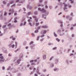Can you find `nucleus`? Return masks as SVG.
Instances as JSON below:
<instances>
[{
	"mask_svg": "<svg viewBox=\"0 0 76 76\" xmlns=\"http://www.w3.org/2000/svg\"><path fill=\"white\" fill-rule=\"evenodd\" d=\"M2 56V54H0V58H1L0 61H4V59L3 58V57Z\"/></svg>",
	"mask_w": 76,
	"mask_h": 76,
	"instance_id": "obj_1",
	"label": "nucleus"
},
{
	"mask_svg": "<svg viewBox=\"0 0 76 76\" xmlns=\"http://www.w3.org/2000/svg\"><path fill=\"white\" fill-rule=\"evenodd\" d=\"M38 10L39 11H42V12H45L46 11L45 10H44V9L41 10L40 8H38Z\"/></svg>",
	"mask_w": 76,
	"mask_h": 76,
	"instance_id": "obj_2",
	"label": "nucleus"
},
{
	"mask_svg": "<svg viewBox=\"0 0 76 76\" xmlns=\"http://www.w3.org/2000/svg\"><path fill=\"white\" fill-rule=\"evenodd\" d=\"M33 18H34L35 19V20L36 22L38 21V19L37 18V17L36 16H33Z\"/></svg>",
	"mask_w": 76,
	"mask_h": 76,
	"instance_id": "obj_3",
	"label": "nucleus"
},
{
	"mask_svg": "<svg viewBox=\"0 0 76 76\" xmlns=\"http://www.w3.org/2000/svg\"><path fill=\"white\" fill-rule=\"evenodd\" d=\"M66 7H67V4H65L64 5V10H65V9H67Z\"/></svg>",
	"mask_w": 76,
	"mask_h": 76,
	"instance_id": "obj_4",
	"label": "nucleus"
},
{
	"mask_svg": "<svg viewBox=\"0 0 76 76\" xmlns=\"http://www.w3.org/2000/svg\"><path fill=\"white\" fill-rule=\"evenodd\" d=\"M47 26H42V28H47Z\"/></svg>",
	"mask_w": 76,
	"mask_h": 76,
	"instance_id": "obj_5",
	"label": "nucleus"
},
{
	"mask_svg": "<svg viewBox=\"0 0 76 76\" xmlns=\"http://www.w3.org/2000/svg\"><path fill=\"white\" fill-rule=\"evenodd\" d=\"M10 38H12V40H15V38H13V36L11 37H10Z\"/></svg>",
	"mask_w": 76,
	"mask_h": 76,
	"instance_id": "obj_6",
	"label": "nucleus"
},
{
	"mask_svg": "<svg viewBox=\"0 0 76 76\" xmlns=\"http://www.w3.org/2000/svg\"><path fill=\"white\" fill-rule=\"evenodd\" d=\"M47 32V31H45V30H44L43 32V34H46V33Z\"/></svg>",
	"mask_w": 76,
	"mask_h": 76,
	"instance_id": "obj_7",
	"label": "nucleus"
},
{
	"mask_svg": "<svg viewBox=\"0 0 76 76\" xmlns=\"http://www.w3.org/2000/svg\"><path fill=\"white\" fill-rule=\"evenodd\" d=\"M39 23H37L36 24V26H38V25H39Z\"/></svg>",
	"mask_w": 76,
	"mask_h": 76,
	"instance_id": "obj_8",
	"label": "nucleus"
},
{
	"mask_svg": "<svg viewBox=\"0 0 76 76\" xmlns=\"http://www.w3.org/2000/svg\"><path fill=\"white\" fill-rule=\"evenodd\" d=\"M15 45H12L11 46V47L12 48H14L15 47Z\"/></svg>",
	"mask_w": 76,
	"mask_h": 76,
	"instance_id": "obj_9",
	"label": "nucleus"
},
{
	"mask_svg": "<svg viewBox=\"0 0 76 76\" xmlns=\"http://www.w3.org/2000/svg\"><path fill=\"white\" fill-rule=\"evenodd\" d=\"M69 1H70L71 3H73V1L72 0H69Z\"/></svg>",
	"mask_w": 76,
	"mask_h": 76,
	"instance_id": "obj_10",
	"label": "nucleus"
},
{
	"mask_svg": "<svg viewBox=\"0 0 76 76\" xmlns=\"http://www.w3.org/2000/svg\"><path fill=\"white\" fill-rule=\"evenodd\" d=\"M9 12H14L13 10H9Z\"/></svg>",
	"mask_w": 76,
	"mask_h": 76,
	"instance_id": "obj_11",
	"label": "nucleus"
},
{
	"mask_svg": "<svg viewBox=\"0 0 76 76\" xmlns=\"http://www.w3.org/2000/svg\"><path fill=\"white\" fill-rule=\"evenodd\" d=\"M43 58L44 59H45V58H46V56L45 55H44L43 56Z\"/></svg>",
	"mask_w": 76,
	"mask_h": 76,
	"instance_id": "obj_12",
	"label": "nucleus"
},
{
	"mask_svg": "<svg viewBox=\"0 0 76 76\" xmlns=\"http://www.w3.org/2000/svg\"><path fill=\"white\" fill-rule=\"evenodd\" d=\"M56 40L57 41H58V42H59L60 41V39H58V38L56 39Z\"/></svg>",
	"mask_w": 76,
	"mask_h": 76,
	"instance_id": "obj_13",
	"label": "nucleus"
},
{
	"mask_svg": "<svg viewBox=\"0 0 76 76\" xmlns=\"http://www.w3.org/2000/svg\"><path fill=\"white\" fill-rule=\"evenodd\" d=\"M33 42L32 41H31L30 43V45H31V44H33Z\"/></svg>",
	"mask_w": 76,
	"mask_h": 76,
	"instance_id": "obj_14",
	"label": "nucleus"
},
{
	"mask_svg": "<svg viewBox=\"0 0 76 76\" xmlns=\"http://www.w3.org/2000/svg\"><path fill=\"white\" fill-rule=\"evenodd\" d=\"M20 61V59H19V60H18L17 61V62L18 63H19V61Z\"/></svg>",
	"mask_w": 76,
	"mask_h": 76,
	"instance_id": "obj_15",
	"label": "nucleus"
},
{
	"mask_svg": "<svg viewBox=\"0 0 76 76\" xmlns=\"http://www.w3.org/2000/svg\"><path fill=\"white\" fill-rule=\"evenodd\" d=\"M57 49V48L55 47L53 48V50H56Z\"/></svg>",
	"mask_w": 76,
	"mask_h": 76,
	"instance_id": "obj_16",
	"label": "nucleus"
},
{
	"mask_svg": "<svg viewBox=\"0 0 76 76\" xmlns=\"http://www.w3.org/2000/svg\"><path fill=\"white\" fill-rule=\"evenodd\" d=\"M38 32V30H36L35 31V33H37V32Z\"/></svg>",
	"mask_w": 76,
	"mask_h": 76,
	"instance_id": "obj_17",
	"label": "nucleus"
},
{
	"mask_svg": "<svg viewBox=\"0 0 76 76\" xmlns=\"http://www.w3.org/2000/svg\"><path fill=\"white\" fill-rule=\"evenodd\" d=\"M54 35L56 37H57V35H56L54 33Z\"/></svg>",
	"mask_w": 76,
	"mask_h": 76,
	"instance_id": "obj_18",
	"label": "nucleus"
},
{
	"mask_svg": "<svg viewBox=\"0 0 76 76\" xmlns=\"http://www.w3.org/2000/svg\"><path fill=\"white\" fill-rule=\"evenodd\" d=\"M53 58V57H51V58L50 59V60H51V59H52V58Z\"/></svg>",
	"mask_w": 76,
	"mask_h": 76,
	"instance_id": "obj_19",
	"label": "nucleus"
},
{
	"mask_svg": "<svg viewBox=\"0 0 76 76\" xmlns=\"http://www.w3.org/2000/svg\"><path fill=\"white\" fill-rule=\"evenodd\" d=\"M39 36L37 37V40H38L39 39Z\"/></svg>",
	"mask_w": 76,
	"mask_h": 76,
	"instance_id": "obj_20",
	"label": "nucleus"
},
{
	"mask_svg": "<svg viewBox=\"0 0 76 76\" xmlns=\"http://www.w3.org/2000/svg\"><path fill=\"white\" fill-rule=\"evenodd\" d=\"M34 61L33 60H31V61H30V63H32V62H33V61Z\"/></svg>",
	"mask_w": 76,
	"mask_h": 76,
	"instance_id": "obj_21",
	"label": "nucleus"
},
{
	"mask_svg": "<svg viewBox=\"0 0 76 76\" xmlns=\"http://www.w3.org/2000/svg\"><path fill=\"white\" fill-rule=\"evenodd\" d=\"M42 0H39V2H40V3H41V2H42Z\"/></svg>",
	"mask_w": 76,
	"mask_h": 76,
	"instance_id": "obj_22",
	"label": "nucleus"
},
{
	"mask_svg": "<svg viewBox=\"0 0 76 76\" xmlns=\"http://www.w3.org/2000/svg\"><path fill=\"white\" fill-rule=\"evenodd\" d=\"M19 1V0H17V1H16V2L17 3H18Z\"/></svg>",
	"mask_w": 76,
	"mask_h": 76,
	"instance_id": "obj_23",
	"label": "nucleus"
},
{
	"mask_svg": "<svg viewBox=\"0 0 76 76\" xmlns=\"http://www.w3.org/2000/svg\"><path fill=\"white\" fill-rule=\"evenodd\" d=\"M8 26H11V24L10 23H9L8 24Z\"/></svg>",
	"mask_w": 76,
	"mask_h": 76,
	"instance_id": "obj_24",
	"label": "nucleus"
},
{
	"mask_svg": "<svg viewBox=\"0 0 76 76\" xmlns=\"http://www.w3.org/2000/svg\"><path fill=\"white\" fill-rule=\"evenodd\" d=\"M44 36V34H43L41 36V37H43Z\"/></svg>",
	"mask_w": 76,
	"mask_h": 76,
	"instance_id": "obj_25",
	"label": "nucleus"
},
{
	"mask_svg": "<svg viewBox=\"0 0 76 76\" xmlns=\"http://www.w3.org/2000/svg\"><path fill=\"white\" fill-rule=\"evenodd\" d=\"M7 14V13L6 12H5L4 13V15H5V16H6V15Z\"/></svg>",
	"mask_w": 76,
	"mask_h": 76,
	"instance_id": "obj_26",
	"label": "nucleus"
},
{
	"mask_svg": "<svg viewBox=\"0 0 76 76\" xmlns=\"http://www.w3.org/2000/svg\"><path fill=\"white\" fill-rule=\"evenodd\" d=\"M31 14V12H28V15H30Z\"/></svg>",
	"mask_w": 76,
	"mask_h": 76,
	"instance_id": "obj_27",
	"label": "nucleus"
},
{
	"mask_svg": "<svg viewBox=\"0 0 76 76\" xmlns=\"http://www.w3.org/2000/svg\"><path fill=\"white\" fill-rule=\"evenodd\" d=\"M14 22L15 23H16V22H17V20H14Z\"/></svg>",
	"mask_w": 76,
	"mask_h": 76,
	"instance_id": "obj_28",
	"label": "nucleus"
},
{
	"mask_svg": "<svg viewBox=\"0 0 76 76\" xmlns=\"http://www.w3.org/2000/svg\"><path fill=\"white\" fill-rule=\"evenodd\" d=\"M34 14H35V15H37V12H34Z\"/></svg>",
	"mask_w": 76,
	"mask_h": 76,
	"instance_id": "obj_29",
	"label": "nucleus"
},
{
	"mask_svg": "<svg viewBox=\"0 0 76 76\" xmlns=\"http://www.w3.org/2000/svg\"><path fill=\"white\" fill-rule=\"evenodd\" d=\"M31 35H32L33 36V37H34V34H33V33H32V34H31Z\"/></svg>",
	"mask_w": 76,
	"mask_h": 76,
	"instance_id": "obj_30",
	"label": "nucleus"
},
{
	"mask_svg": "<svg viewBox=\"0 0 76 76\" xmlns=\"http://www.w3.org/2000/svg\"><path fill=\"white\" fill-rule=\"evenodd\" d=\"M6 4V2H5V1L3 2V4Z\"/></svg>",
	"mask_w": 76,
	"mask_h": 76,
	"instance_id": "obj_31",
	"label": "nucleus"
},
{
	"mask_svg": "<svg viewBox=\"0 0 76 76\" xmlns=\"http://www.w3.org/2000/svg\"><path fill=\"white\" fill-rule=\"evenodd\" d=\"M13 3V1H12L10 2L11 4H12V3Z\"/></svg>",
	"mask_w": 76,
	"mask_h": 76,
	"instance_id": "obj_32",
	"label": "nucleus"
},
{
	"mask_svg": "<svg viewBox=\"0 0 76 76\" xmlns=\"http://www.w3.org/2000/svg\"><path fill=\"white\" fill-rule=\"evenodd\" d=\"M29 24L30 26H32V24H31V23H29Z\"/></svg>",
	"mask_w": 76,
	"mask_h": 76,
	"instance_id": "obj_33",
	"label": "nucleus"
},
{
	"mask_svg": "<svg viewBox=\"0 0 76 76\" xmlns=\"http://www.w3.org/2000/svg\"><path fill=\"white\" fill-rule=\"evenodd\" d=\"M12 7H13V6H15V4L13 5H12Z\"/></svg>",
	"mask_w": 76,
	"mask_h": 76,
	"instance_id": "obj_34",
	"label": "nucleus"
},
{
	"mask_svg": "<svg viewBox=\"0 0 76 76\" xmlns=\"http://www.w3.org/2000/svg\"><path fill=\"white\" fill-rule=\"evenodd\" d=\"M45 8H48V6H47V5H46L45 6Z\"/></svg>",
	"mask_w": 76,
	"mask_h": 76,
	"instance_id": "obj_35",
	"label": "nucleus"
},
{
	"mask_svg": "<svg viewBox=\"0 0 76 76\" xmlns=\"http://www.w3.org/2000/svg\"><path fill=\"white\" fill-rule=\"evenodd\" d=\"M45 4H47V1H45Z\"/></svg>",
	"mask_w": 76,
	"mask_h": 76,
	"instance_id": "obj_36",
	"label": "nucleus"
},
{
	"mask_svg": "<svg viewBox=\"0 0 76 76\" xmlns=\"http://www.w3.org/2000/svg\"><path fill=\"white\" fill-rule=\"evenodd\" d=\"M8 56H12V55L10 54H8Z\"/></svg>",
	"mask_w": 76,
	"mask_h": 76,
	"instance_id": "obj_37",
	"label": "nucleus"
},
{
	"mask_svg": "<svg viewBox=\"0 0 76 76\" xmlns=\"http://www.w3.org/2000/svg\"><path fill=\"white\" fill-rule=\"evenodd\" d=\"M6 26V25H4L3 26V28H5Z\"/></svg>",
	"mask_w": 76,
	"mask_h": 76,
	"instance_id": "obj_38",
	"label": "nucleus"
},
{
	"mask_svg": "<svg viewBox=\"0 0 76 76\" xmlns=\"http://www.w3.org/2000/svg\"><path fill=\"white\" fill-rule=\"evenodd\" d=\"M5 68L4 67H2L3 70H4Z\"/></svg>",
	"mask_w": 76,
	"mask_h": 76,
	"instance_id": "obj_39",
	"label": "nucleus"
},
{
	"mask_svg": "<svg viewBox=\"0 0 76 76\" xmlns=\"http://www.w3.org/2000/svg\"><path fill=\"white\" fill-rule=\"evenodd\" d=\"M59 22H60V23H63V22H62L61 21H60Z\"/></svg>",
	"mask_w": 76,
	"mask_h": 76,
	"instance_id": "obj_40",
	"label": "nucleus"
},
{
	"mask_svg": "<svg viewBox=\"0 0 76 76\" xmlns=\"http://www.w3.org/2000/svg\"><path fill=\"white\" fill-rule=\"evenodd\" d=\"M16 15H17V14L16 13H14V15L15 16H16Z\"/></svg>",
	"mask_w": 76,
	"mask_h": 76,
	"instance_id": "obj_41",
	"label": "nucleus"
},
{
	"mask_svg": "<svg viewBox=\"0 0 76 76\" xmlns=\"http://www.w3.org/2000/svg\"><path fill=\"white\" fill-rule=\"evenodd\" d=\"M62 13L61 12H60L58 14V15H61Z\"/></svg>",
	"mask_w": 76,
	"mask_h": 76,
	"instance_id": "obj_42",
	"label": "nucleus"
},
{
	"mask_svg": "<svg viewBox=\"0 0 76 76\" xmlns=\"http://www.w3.org/2000/svg\"><path fill=\"white\" fill-rule=\"evenodd\" d=\"M54 71H56L57 70V69H54Z\"/></svg>",
	"mask_w": 76,
	"mask_h": 76,
	"instance_id": "obj_43",
	"label": "nucleus"
},
{
	"mask_svg": "<svg viewBox=\"0 0 76 76\" xmlns=\"http://www.w3.org/2000/svg\"><path fill=\"white\" fill-rule=\"evenodd\" d=\"M35 76H38V75H37V74H35Z\"/></svg>",
	"mask_w": 76,
	"mask_h": 76,
	"instance_id": "obj_44",
	"label": "nucleus"
},
{
	"mask_svg": "<svg viewBox=\"0 0 76 76\" xmlns=\"http://www.w3.org/2000/svg\"><path fill=\"white\" fill-rule=\"evenodd\" d=\"M71 7H72V6H71V5H69V8Z\"/></svg>",
	"mask_w": 76,
	"mask_h": 76,
	"instance_id": "obj_45",
	"label": "nucleus"
},
{
	"mask_svg": "<svg viewBox=\"0 0 76 76\" xmlns=\"http://www.w3.org/2000/svg\"><path fill=\"white\" fill-rule=\"evenodd\" d=\"M43 72H46V69H44L43 70Z\"/></svg>",
	"mask_w": 76,
	"mask_h": 76,
	"instance_id": "obj_46",
	"label": "nucleus"
},
{
	"mask_svg": "<svg viewBox=\"0 0 76 76\" xmlns=\"http://www.w3.org/2000/svg\"><path fill=\"white\" fill-rule=\"evenodd\" d=\"M73 26H76V24L73 25Z\"/></svg>",
	"mask_w": 76,
	"mask_h": 76,
	"instance_id": "obj_47",
	"label": "nucleus"
},
{
	"mask_svg": "<svg viewBox=\"0 0 76 76\" xmlns=\"http://www.w3.org/2000/svg\"><path fill=\"white\" fill-rule=\"evenodd\" d=\"M73 53H72L70 55V56H73Z\"/></svg>",
	"mask_w": 76,
	"mask_h": 76,
	"instance_id": "obj_48",
	"label": "nucleus"
},
{
	"mask_svg": "<svg viewBox=\"0 0 76 76\" xmlns=\"http://www.w3.org/2000/svg\"><path fill=\"white\" fill-rule=\"evenodd\" d=\"M9 15H11V13L10 12L9 13Z\"/></svg>",
	"mask_w": 76,
	"mask_h": 76,
	"instance_id": "obj_49",
	"label": "nucleus"
},
{
	"mask_svg": "<svg viewBox=\"0 0 76 76\" xmlns=\"http://www.w3.org/2000/svg\"><path fill=\"white\" fill-rule=\"evenodd\" d=\"M73 29V27H71V30H72V29Z\"/></svg>",
	"mask_w": 76,
	"mask_h": 76,
	"instance_id": "obj_50",
	"label": "nucleus"
},
{
	"mask_svg": "<svg viewBox=\"0 0 76 76\" xmlns=\"http://www.w3.org/2000/svg\"><path fill=\"white\" fill-rule=\"evenodd\" d=\"M23 10H24V11H25V8H23Z\"/></svg>",
	"mask_w": 76,
	"mask_h": 76,
	"instance_id": "obj_51",
	"label": "nucleus"
},
{
	"mask_svg": "<svg viewBox=\"0 0 76 76\" xmlns=\"http://www.w3.org/2000/svg\"><path fill=\"white\" fill-rule=\"evenodd\" d=\"M72 37H74V35L73 34H72Z\"/></svg>",
	"mask_w": 76,
	"mask_h": 76,
	"instance_id": "obj_52",
	"label": "nucleus"
},
{
	"mask_svg": "<svg viewBox=\"0 0 76 76\" xmlns=\"http://www.w3.org/2000/svg\"><path fill=\"white\" fill-rule=\"evenodd\" d=\"M28 22H30V21H31V20H28Z\"/></svg>",
	"mask_w": 76,
	"mask_h": 76,
	"instance_id": "obj_53",
	"label": "nucleus"
},
{
	"mask_svg": "<svg viewBox=\"0 0 76 76\" xmlns=\"http://www.w3.org/2000/svg\"><path fill=\"white\" fill-rule=\"evenodd\" d=\"M16 19H17V17H15V20H16Z\"/></svg>",
	"mask_w": 76,
	"mask_h": 76,
	"instance_id": "obj_54",
	"label": "nucleus"
},
{
	"mask_svg": "<svg viewBox=\"0 0 76 76\" xmlns=\"http://www.w3.org/2000/svg\"><path fill=\"white\" fill-rule=\"evenodd\" d=\"M29 69H30V70H31V69H32V68H31V67H30Z\"/></svg>",
	"mask_w": 76,
	"mask_h": 76,
	"instance_id": "obj_55",
	"label": "nucleus"
},
{
	"mask_svg": "<svg viewBox=\"0 0 76 76\" xmlns=\"http://www.w3.org/2000/svg\"><path fill=\"white\" fill-rule=\"evenodd\" d=\"M60 26L61 27H62V26H63V25L62 24H61Z\"/></svg>",
	"mask_w": 76,
	"mask_h": 76,
	"instance_id": "obj_56",
	"label": "nucleus"
},
{
	"mask_svg": "<svg viewBox=\"0 0 76 76\" xmlns=\"http://www.w3.org/2000/svg\"><path fill=\"white\" fill-rule=\"evenodd\" d=\"M22 25H23L22 23H21L20 25V26H22Z\"/></svg>",
	"mask_w": 76,
	"mask_h": 76,
	"instance_id": "obj_57",
	"label": "nucleus"
},
{
	"mask_svg": "<svg viewBox=\"0 0 76 76\" xmlns=\"http://www.w3.org/2000/svg\"><path fill=\"white\" fill-rule=\"evenodd\" d=\"M30 65L28 64L27 65V67H29V66Z\"/></svg>",
	"mask_w": 76,
	"mask_h": 76,
	"instance_id": "obj_58",
	"label": "nucleus"
},
{
	"mask_svg": "<svg viewBox=\"0 0 76 76\" xmlns=\"http://www.w3.org/2000/svg\"><path fill=\"white\" fill-rule=\"evenodd\" d=\"M40 27H38V29H40Z\"/></svg>",
	"mask_w": 76,
	"mask_h": 76,
	"instance_id": "obj_59",
	"label": "nucleus"
},
{
	"mask_svg": "<svg viewBox=\"0 0 76 76\" xmlns=\"http://www.w3.org/2000/svg\"><path fill=\"white\" fill-rule=\"evenodd\" d=\"M36 69L35 68H34V70H35Z\"/></svg>",
	"mask_w": 76,
	"mask_h": 76,
	"instance_id": "obj_60",
	"label": "nucleus"
},
{
	"mask_svg": "<svg viewBox=\"0 0 76 76\" xmlns=\"http://www.w3.org/2000/svg\"><path fill=\"white\" fill-rule=\"evenodd\" d=\"M29 18H30V19H32V18L30 17Z\"/></svg>",
	"mask_w": 76,
	"mask_h": 76,
	"instance_id": "obj_61",
	"label": "nucleus"
},
{
	"mask_svg": "<svg viewBox=\"0 0 76 76\" xmlns=\"http://www.w3.org/2000/svg\"><path fill=\"white\" fill-rule=\"evenodd\" d=\"M43 23V22H41V24H42Z\"/></svg>",
	"mask_w": 76,
	"mask_h": 76,
	"instance_id": "obj_62",
	"label": "nucleus"
},
{
	"mask_svg": "<svg viewBox=\"0 0 76 76\" xmlns=\"http://www.w3.org/2000/svg\"><path fill=\"white\" fill-rule=\"evenodd\" d=\"M26 23V22H24V25H25V24Z\"/></svg>",
	"mask_w": 76,
	"mask_h": 76,
	"instance_id": "obj_63",
	"label": "nucleus"
},
{
	"mask_svg": "<svg viewBox=\"0 0 76 76\" xmlns=\"http://www.w3.org/2000/svg\"><path fill=\"white\" fill-rule=\"evenodd\" d=\"M32 74V72L30 73V75H31Z\"/></svg>",
	"mask_w": 76,
	"mask_h": 76,
	"instance_id": "obj_64",
	"label": "nucleus"
}]
</instances>
